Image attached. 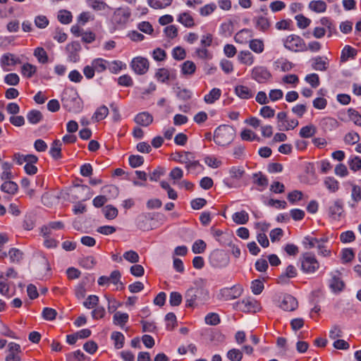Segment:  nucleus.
<instances>
[{"label": "nucleus", "instance_id": "39448f33", "mask_svg": "<svg viewBox=\"0 0 361 361\" xmlns=\"http://www.w3.org/2000/svg\"><path fill=\"white\" fill-rule=\"evenodd\" d=\"M284 47L292 51H304L307 50L305 41L298 35H290L282 39Z\"/></svg>", "mask_w": 361, "mask_h": 361}, {"label": "nucleus", "instance_id": "680f3d73", "mask_svg": "<svg viewBox=\"0 0 361 361\" xmlns=\"http://www.w3.org/2000/svg\"><path fill=\"white\" fill-rule=\"evenodd\" d=\"M216 8V5L214 3L208 4L201 7L200 13L202 16H207L212 13Z\"/></svg>", "mask_w": 361, "mask_h": 361}, {"label": "nucleus", "instance_id": "e2e57ef3", "mask_svg": "<svg viewBox=\"0 0 361 361\" xmlns=\"http://www.w3.org/2000/svg\"><path fill=\"white\" fill-rule=\"evenodd\" d=\"M99 302V298L94 295H90L83 302V305L88 309L95 307Z\"/></svg>", "mask_w": 361, "mask_h": 361}, {"label": "nucleus", "instance_id": "aec40b11", "mask_svg": "<svg viewBox=\"0 0 361 361\" xmlns=\"http://www.w3.org/2000/svg\"><path fill=\"white\" fill-rule=\"evenodd\" d=\"M128 314L116 312L113 317V323L114 325L119 326L121 328H123L128 322Z\"/></svg>", "mask_w": 361, "mask_h": 361}, {"label": "nucleus", "instance_id": "a18cd8bd", "mask_svg": "<svg viewBox=\"0 0 361 361\" xmlns=\"http://www.w3.org/2000/svg\"><path fill=\"white\" fill-rule=\"evenodd\" d=\"M34 56L39 63H45L48 61V55L42 47L36 48L34 51Z\"/></svg>", "mask_w": 361, "mask_h": 361}, {"label": "nucleus", "instance_id": "4468645a", "mask_svg": "<svg viewBox=\"0 0 361 361\" xmlns=\"http://www.w3.org/2000/svg\"><path fill=\"white\" fill-rule=\"evenodd\" d=\"M298 275V270L296 267L293 265H288L285 271L282 273L278 279V283L281 284H287L289 282V279L295 278Z\"/></svg>", "mask_w": 361, "mask_h": 361}, {"label": "nucleus", "instance_id": "c85d7f7f", "mask_svg": "<svg viewBox=\"0 0 361 361\" xmlns=\"http://www.w3.org/2000/svg\"><path fill=\"white\" fill-rule=\"evenodd\" d=\"M194 154L190 152H180L176 153L175 161L185 164V166L192 158Z\"/></svg>", "mask_w": 361, "mask_h": 361}, {"label": "nucleus", "instance_id": "f257e3e1", "mask_svg": "<svg viewBox=\"0 0 361 361\" xmlns=\"http://www.w3.org/2000/svg\"><path fill=\"white\" fill-rule=\"evenodd\" d=\"M61 102L63 108L70 112L78 113L82 109L80 98L73 88H66L63 90Z\"/></svg>", "mask_w": 361, "mask_h": 361}, {"label": "nucleus", "instance_id": "0eeeda50", "mask_svg": "<svg viewBox=\"0 0 361 361\" xmlns=\"http://www.w3.org/2000/svg\"><path fill=\"white\" fill-rule=\"evenodd\" d=\"M209 260L213 267H225L229 262V257L224 250H216L211 254Z\"/></svg>", "mask_w": 361, "mask_h": 361}, {"label": "nucleus", "instance_id": "69168bd1", "mask_svg": "<svg viewBox=\"0 0 361 361\" xmlns=\"http://www.w3.org/2000/svg\"><path fill=\"white\" fill-rule=\"evenodd\" d=\"M204 163L209 167L217 169L221 165V161L218 160L216 157L212 156H207L204 159Z\"/></svg>", "mask_w": 361, "mask_h": 361}, {"label": "nucleus", "instance_id": "e433bc0d", "mask_svg": "<svg viewBox=\"0 0 361 361\" xmlns=\"http://www.w3.org/2000/svg\"><path fill=\"white\" fill-rule=\"evenodd\" d=\"M173 0H147L148 4L153 8H164L171 4Z\"/></svg>", "mask_w": 361, "mask_h": 361}, {"label": "nucleus", "instance_id": "a878e982", "mask_svg": "<svg viewBox=\"0 0 361 361\" xmlns=\"http://www.w3.org/2000/svg\"><path fill=\"white\" fill-rule=\"evenodd\" d=\"M121 277V274L118 270L113 271L110 276H108L109 283H111L114 285H117V289L123 290L124 288L123 283L120 281Z\"/></svg>", "mask_w": 361, "mask_h": 361}, {"label": "nucleus", "instance_id": "0e129e2a", "mask_svg": "<svg viewBox=\"0 0 361 361\" xmlns=\"http://www.w3.org/2000/svg\"><path fill=\"white\" fill-rule=\"evenodd\" d=\"M295 18L297 21V25L298 27L302 29L308 27L311 23V20L309 18H306L302 14L297 15Z\"/></svg>", "mask_w": 361, "mask_h": 361}, {"label": "nucleus", "instance_id": "cd10ccee", "mask_svg": "<svg viewBox=\"0 0 361 361\" xmlns=\"http://www.w3.org/2000/svg\"><path fill=\"white\" fill-rule=\"evenodd\" d=\"M232 219L237 224H245L249 220V215L247 212L242 210L234 213Z\"/></svg>", "mask_w": 361, "mask_h": 361}, {"label": "nucleus", "instance_id": "473e14b6", "mask_svg": "<svg viewBox=\"0 0 361 361\" xmlns=\"http://www.w3.org/2000/svg\"><path fill=\"white\" fill-rule=\"evenodd\" d=\"M357 54V51L349 45H345L341 51V60L345 62L349 58H354Z\"/></svg>", "mask_w": 361, "mask_h": 361}, {"label": "nucleus", "instance_id": "a211bd4d", "mask_svg": "<svg viewBox=\"0 0 361 361\" xmlns=\"http://www.w3.org/2000/svg\"><path fill=\"white\" fill-rule=\"evenodd\" d=\"M235 94L240 99H249L254 96V92L248 87L239 85L235 87Z\"/></svg>", "mask_w": 361, "mask_h": 361}, {"label": "nucleus", "instance_id": "603ef678", "mask_svg": "<svg viewBox=\"0 0 361 361\" xmlns=\"http://www.w3.org/2000/svg\"><path fill=\"white\" fill-rule=\"evenodd\" d=\"M244 173L245 171L243 167L240 166H232L229 170L231 178L236 180L240 179Z\"/></svg>", "mask_w": 361, "mask_h": 361}, {"label": "nucleus", "instance_id": "3c124183", "mask_svg": "<svg viewBox=\"0 0 361 361\" xmlns=\"http://www.w3.org/2000/svg\"><path fill=\"white\" fill-rule=\"evenodd\" d=\"M207 245L202 240H197L192 246V251L195 254L203 253L206 250Z\"/></svg>", "mask_w": 361, "mask_h": 361}, {"label": "nucleus", "instance_id": "4c0bfd02", "mask_svg": "<svg viewBox=\"0 0 361 361\" xmlns=\"http://www.w3.org/2000/svg\"><path fill=\"white\" fill-rule=\"evenodd\" d=\"M107 61L103 59L98 58L94 59L91 65L92 66L94 71L97 73H102L106 69Z\"/></svg>", "mask_w": 361, "mask_h": 361}, {"label": "nucleus", "instance_id": "a19ab883", "mask_svg": "<svg viewBox=\"0 0 361 361\" xmlns=\"http://www.w3.org/2000/svg\"><path fill=\"white\" fill-rule=\"evenodd\" d=\"M324 185L331 192H336L339 188L338 182L333 177H326Z\"/></svg>", "mask_w": 361, "mask_h": 361}, {"label": "nucleus", "instance_id": "4d7b16f0", "mask_svg": "<svg viewBox=\"0 0 361 361\" xmlns=\"http://www.w3.org/2000/svg\"><path fill=\"white\" fill-rule=\"evenodd\" d=\"M129 164L133 168H137L142 165L144 158L140 155H130L128 158Z\"/></svg>", "mask_w": 361, "mask_h": 361}, {"label": "nucleus", "instance_id": "2f4dec72", "mask_svg": "<svg viewBox=\"0 0 361 361\" xmlns=\"http://www.w3.org/2000/svg\"><path fill=\"white\" fill-rule=\"evenodd\" d=\"M18 185L11 180L4 181V183L1 186V190L4 192L14 195L18 191Z\"/></svg>", "mask_w": 361, "mask_h": 361}, {"label": "nucleus", "instance_id": "4be33fe9", "mask_svg": "<svg viewBox=\"0 0 361 361\" xmlns=\"http://www.w3.org/2000/svg\"><path fill=\"white\" fill-rule=\"evenodd\" d=\"M255 27L260 31L265 32L270 27V23L269 20L263 16H259L254 18Z\"/></svg>", "mask_w": 361, "mask_h": 361}, {"label": "nucleus", "instance_id": "9d476101", "mask_svg": "<svg viewBox=\"0 0 361 361\" xmlns=\"http://www.w3.org/2000/svg\"><path fill=\"white\" fill-rule=\"evenodd\" d=\"M271 76L267 68L263 66L255 67L252 71V78L259 83L266 82Z\"/></svg>", "mask_w": 361, "mask_h": 361}, {"label": "nucleus", "instance_id": "f3484780", "mask_svg": "<svg viewBox=\"0 0 361 361\" xmlns=\"http://www.w3.org/2000/svg\"><path fill=\"white\" fill-rule=\"evenodd\" d=\"M343 212V202L341 200H336L333 204L329 207V213L334 219H338Z\"/></svg>", "mask_w": 361, "mask_h": 361}, {"label": "nucleus", "instance_id": "412c9836", "mask_svg": "<svg viewBox=\"0 0 361 361\" xmlns=\"http://www.w3.org/2000/svg\"><path fill=\"white\" fill-rule=\"evenodd\" d=\"M221 95V90L219 88H213L204 95V100L207 104H213L218 100Z\"/></svg>", "mask_w": 361, "mask_h": 361}, {"label": "nucleus", "instance_id": "58836bf2", "mask_svg": "<svg viewBox=\"0 0 361 361\" xmlns=\"http://www.w3.org/2000/svg\"><path fill=\"white\" fill-rule=\"evenodd\" d=\"M195 71L196 66L191 61H186L182 64L181 72L183 75H191L195 73Z\"/></svg>", "mask_w": 361, "mask_h": 361}, {"label": "nucleus", "instance_id": "bb28decb", "mask_svg": "<svg viewBox=\"0 0 361 361\" xmlns=\"http://www.w3.org/2000/svg\"><path fill=\"white\" fill-rule=\"evenodd\" d=\"M42 114L39 110H31L27 114V119L31 124H37L42 120Z\"/></svg>", "mask_w": 361, "mask_h": 361}, {"label": "nucleus", "instance_id": "052dcab7", "mask_svg": "<svg viewBox=\"0 0 361 361\" xmlns=\"http://www.w3.org/2000/svg\"><path fill=\"white\" fill-rule=\"evenodd\" d=\"M305 80L313 88H316L319 85V75L316 73L307 75Z\"/></svg>", "mask_w": 361, "mask_h": 361}, {"label": "nucleus", "instance_id": "ddd939ff", "mask_svg": "<svg viewBox=\"0 0 361 361\" xmlns=\"http://www.w3.org/2000/svg\"><path fill=\"white\" fill-rule=\"evenodd\" d=\"M340 273L336 271L335 273H331V278L329 281V287L332 292L334 293H338L341 292L345 286L344 282L340 277Z\"/></svg>", "mask_w": 361, "mask_h": 361}, {"label": "nucleus", "instance_id": "37998d69", "mask_svg": "<svg viewBox=\"0 0 361 361\" xmlns=\"http://www.w3.org/2000/svg\"><path fill=\"white\" fill-rule=\"evenodd\" d=\"M37 68L35 66L29 63H25L21 68V73L26 78H31L36 73Z\"/></svg>", "mask_w": 361, "mask_h": 361}, {"label": "nucleus", "instance_id": "b1692460", "mask_svg": "<svg viewBox=\"0 0 361 361\" xmlns=\"http://www.w3.org/2000/svg\"><path fill=\"white\" fill-rule=\"evenodd\" d=\"M316 133L317 128L314 125L310 124L302 127L299 132V135L302 138H310L314 136Z\"/></svg>", "mask_w": 361, "mask_h": 361}, {"label": "nucleus", "instance_id": "1a4fd4ad", "mask_svg": "<svg viewBox=\"0 0 361 361\" xmlns=\"http://www.w3.org/2000/svg\"><path fill=\"white\" fill-rule=\"evenodd\" d=\"M132 69L138 75L145 74L149 69V62L147 59L137 56L134 58L130 63Z\"/></svg>", "mask_w": 361, "mask_h": 361}, {"label": "nucleus", "instance_id": "20e7f679", "mask_svg": "<svg viewBox=\"0 0 361 361\" xmlns=\"http://www.w3.org/2000/svg\"><path fill=\"white\" fill-rule=\"evenodd\" d=\"M299 261L301 264L300 269L305 274H314L320 268V263L312 252H307L302 253Z\"/></svg>", "mask_w": 361, "mask_h": 361}, {"label": "nucleus", "instance_id": "c9c22d12", "mask_svg": "<svg viewBox=\"0 0 361 361\" xmlns=\"http://www.w3.org/2000/svg\"><path fill=\"white\" fill-rule=\"evenodd\" d=\"M111 338L114 341V345L116 349H120L123 347L125 337L122 333L114 331L111 334Z\"/></svg>", "mask_w": 361, "mask_h": 361}, {"label": "nucleus", "instance_id": "dca6fc26", "mask_svg": "<svg viewBox=\"0 0 361 361\" xmlns=\"http://www.w3.org/2000/svg\"><path fill=\"white\" fill-rule=\"evenodd\" d=\"M134 121L139 126L147 127L153 122V116L149 112L143 111L135 116Z\"/></svg>", "mask_w": 361, "mask_h": 361}, {"label": "nucleus", "instance_id": "c756f323", "mask_svg": "<svg viewBox=\"0 0 361 361\" xmlns=\"http://www.w3.org/2000/svg\"><path fill=\"white\" fill-rule=\"evenodd\" d=\"M326 4L322 0L312 1L309 4V8L316 13H323L326 9Z\"/></svg>", "mask_w": 361, "mask_h": 361}, {"label": "nucleus", "instance_id": "5fc2aeb1", "mask_svg": "<svg viewBox=\"0 0 361 361\" xmlns=\"http://www.w3.org/2000/svg\"><path fill=\"white\" fill-rule=\"evenodd\" d=\"M123 257L130 263H137L140 260L138 254L133 250H129L123 253Z\"/></svg>", "mask_w": 361, "mask_h": 361}, {"label": "nucleus", "instance_id": "09e8293b", "mask_svg": "<svg viewBox=\"0 0 361 361\" xmlns=\"http://www.w3.org/2000/svg\"><path fill=\"white\" fill-rule=\"evenodd\" d=\"M226 356L231 361H241L243 353L239 349L233 348L228 351Z\"/></svg>", "mask_w": 361, "mask_h": 361}, {"label": "nucleus", "instance_id": "338daca9", "mask_svg": "<svg viewBox=\"0 0 361 361\" xmlns=\"http://www.w3.org/2000/svg\"><path fill=\"white\" fill-rule=\"evenodd\" d=\"M318 243V238L311 236H306L302 240V245L305 249H312L316 247Z\"/></svg>", "mask_w": 361, "mask_h": 361}, {"label": "nucleus", "instance_id": "6ab92c4d", "mask_svg": "<svg viewBox=\"0 0 361 361\" xmlns=\"http://www.w3.org/2000/svg\"><path fill=\"white\" fill-rule=\"evenodd\" d=\"M328 66L326 58L317 56L312 59V67L315 71H324L328 68Z\"/></svg>", "mask_w": 361, "mask_h": 361}, {"label": "nucleus", "instance_id": "7c9ffc66", "mask_svg": "<svg viewBox=\"0 0 361 361\" xmlns=\"http://www.w3.org/2000/svg\"><path fill=\"white\" fill-rule=\"evenodd\" d=\"M178 21L183 24L185 27H191L194 26L195 23L192 17L189 13L184 12L180 13L178 17Z\"/></svg>", "mask_w": 361, "mask_h": 361}, {"label": "nucleus", "instance_id": "8fccbe9b", "mask_svg": "<svg viewBox=\"0 0 361 361\" xmlns=\"http://www.w3.org/2000/svg\"><path fill=\"white\" fill-rule=\"evenodd\" d=\"M169 71L166 68H159L155 73V78L161 82H165L169 79Z\"/></svg>", "mask_w": 361, "mask_h": 361}, {"label": "nucleus", "instance_id": "79ce46f5", "mask_svg": "<svg viewBox=\"0 0 361 361\" xmlns=\"http://www.w3.org/2000/svg\"><path fill=\"white\" fill-rule=\"evenodd\" d=\"M251 36V31L248 29H243L234 37L236 42L243 44Z\"/></svg>", "mask_w": 361, "mask_h": 361}, {"label": "nucleus", "instance_id": "ea45409f", "mask_svg": "<svg viewBox=\"0 0 361 361\" xmlns=\"http://www.w3.org/2000/svg\"><path fill=\"white\" fill-rule=\"evenodd\" d=\"M57 18L61 23L66 25L72 21L73 16L70 11L61 10L58 13Z\"/></svg>", "mask_w": 361, "mask_h": 361}, {"label": "nucleus", "instance_id": "5701e85b", "mask_svg": "<svg viewBox=\"0 0 361 361\" xmlns=\"http://www.w3.org/2000/svg\"><path fill=\"white\" fill-rule=\"evenodd\" d=\"M61 145L59 140H55L51 144L49 153L54 159L61 158Z\"/></svg>", "mask_w": 361, "mask_h": 361}, {"label": "nucleus", "instance_id": "c03bdc74", "mask_svg": "<svg viewBox=\"0 0 361 361\" xmlns=\"http://www.w3.org/2000/svg\"><path fill=\"white\" fill-rule=\"evenodd\" d=\"M240 61L247 65H252L254 62L253 56L249 51H242L238 55Z\"/></svg>", "mask_w": 361, "mask_h": 361}, {"label": "nucleus", "instance_id": "393cba45", "mask_svg": "<svg viewBox=\"0 0 361 361\" xmlns=\"http://www.w3.org/2000/svg\"><path fill=\"white\" fill-rule=\"evenodd\" d=\"M109 114V109L105 105H102L97 109L94 113L92 119L96 122L104 119Z\"/></svg>", "mask_w": 361, "mask_h": 361}, {"label": "nucleus", "instance_id": "2eb2a0df", "mask_svg": "<svg viewBox=\"0 0 361 361\" xmlns=\"http://www.w3.org/2000/svg\"><path fill=\"white\" fill-rule=\"evenodd\" d=\"M280 307L285 311H293L298 307V301L293 296L286 295L280 303Z\"/></svg>", "mask_w": 361, "mask_h": 361}, {"label": "nucleus", "instance_id": "f03ea898", "mask_svg": "<svg viewBox=\"0 0 361 361\" xmlns=\"http://www.w3.org/2000/svg\"><path fill=\"white\" fill-rule=\"evenodd\" d=\"M209 298L208 290L202 287H192L185 293V305L195 307L198 303H202Z\"/></svg>", "mask_w": 361, "mask_h": 361}, {"label": "nucleus", "instance_id": "423d86ee", "mask_svg": "<svg viewBox=\"0 0 361 361\" xmlns=\"http://www.w3.org/2000/svg\"><path fill=\"white\" fill-rule=\"evenodd\" d=\"M130 11L128 7L116 8L111 17V21L118 28H122L128 23L130 17Z\"/></svg>", "mask_w": 361, "mask_h": 361}, {"label": "nucleus", "instance_id": "de8ad7c7", "mask_svg": "<svg viewBox=\"0 0 361 361\" xmlns=\"http://www.w3.org/2000/svg\"><path fill=\"white\" fill-rule=\"evenodd\" d=\"M240 137L245 141L259 140V137L250 129H244L240 133Z\"/></svg>", "mask_w": 361, "mask_h": 361}, {"label": "nucleus", "instance_id": "7ed1b4c3", "mask_svg": "<svg viewBox=\"0 0 361 361\" xmlns=\"http://www.w3.org/2000/svg\"><path fill=\"white\" fill-rule=\"evenodd\" d=\"M235 129L228 125L219 126L214 131V141L220 146L230 144L235 137Z\"/></svg>", "mask_w": 361, "mask_h": 361}, {"label": "nucleus", "instance_id": "864d4df0", "mask_svg": "<svg viewBox=\"0 0 361 361\" xmlns=\"http://www.w3.org/2000/svg\"><path fill=\"white\" fill-rule=\"evenodd\" d=\"M204 321L207 324L216 326L220 323V317L218 314L211 312L206 315Z\"/></svg>", "mask_w": 361, "mask_h": 361}, {"label": "nucleus", "instance_id": "9b49d317", "mask_svg": "<svg viewBox=\"0 0 361 361\" xmlns=\"http://www.w3.org/2000/svg\"><path fill=\"white\" fill-rule=\"evenodd\" d=\"M20 63V60L19 58L16 57V56L11 53H6L3 54L0 59L1 66L5 71H10V69L8 68V66H13Z\"/></svg>", "mask_w": 361, "mask_h": 361}, {"label": "nucleus", "instance_id": "6e6d98bb", "mask_svg": "<svg viewBox=\"0 0 361 361\" xmlns=\"http://www.w3.org/2000/svg\"><path fill=\"white\" fill-rule=\"evenodd\" d=\"M57 315L56 311L51 307H44L42 310V317L45 320L52 321L56 319Z\"/></svg>", "mask_w": 361, "mask_h": 361}, {"label": "nucleus", "instance_id": "49530a36", "mask_svg": "<svg viewBox=\"0 0 361 361\" xmlns=\"http://www.w3.org/2000/svg\"><path fill=\"white\" fill-rule=\"evenodd\" d=\"M249 47L251 50L257 54H260L264 51V43L260 39H252L250 41Z\"/></svg>", "mask_w": 361, "mask_h": 361}, {"label": "nucleus", "instance_id": "72a5a7b5", "mask_svg": "<svg viewBox=\"0 0 361 361\" xmlns=\"http://www.w3.org/2000/svg\"><path fill=\"white\" fill-rule=\"evenodd\" d=\"M87 2L94 11H105L110 7L104 2V0H87Z\"/></svg>", "mask_w": 361, "mask_h": 361}, {"label": "nucleus", "instance_id": "f8f14e48", "mask_svg": "<svg viewBox=\"0 0 361 361\" xmlns=\"http://www.w3.org/2000/svg\"><path fill=\"white\" fill-rule=\"evenodd\" d=\"M243 288L240 286H233L230 288H224L221 290V298L224 300H232L241 295Z\"/></svg>", "mask_w": 361, "mask_h": 361}, {"label": "nucleus", "instance_id": "f704fd0d", "mask_svg": "<svg viewBox=\"0 0 361 361\" xmlns=\"http://www.w3.org/2000/svg\"><path fill=\"white\" fill-rule=\"evenodd\" d=\"M102 212L105 218L109 220L114 219L118 214V209L111 204L105 206L103 208Z\"/></svg>", "mask_w": 361, "mask_h": 361}, {"label": "nucleus", "instance_id": "774afa93", "mask_svg": "<svg viewBox=\"0 0 361 361\" xmlns=\"http://www.w3.org/2000/svg\"><path fill=\"white\" fill-rule=\"evenodd\" d=\"M348 165L351 170L358 171L361 169V159L359 157H353L349 159Z\"/></svg>", "mask_w": 361, "mask_h": 361}, {"label": "nucleus", "instance_id": "6e6552de", "mask_svg": "<svg viewBox=\"0 0 361 361\" xmlns=\"http://www.w3.org/2000/svg\"><path fill=\"white\" fill-rule=\"evenodd\" d=\"M236 307L245 312H256L259 310L257 301L252 298H247L235 304Z\"/></svg>", "mask_w": 361, "mask_h": 361}, {"label": "nucleus", "instance_id": "bf43d9fd", "mask_svg": "<svg viewBox=\"0 0 361 361\" xmlns=\"http://www.w3.org/2000/svg\"><path fill=\"white\" fill-rule=\"evenodd\" d=\"M194 56L200 59H211L212 57V54L205 47L197 48Z\"/></svg>", "mask_w": 361, "mask_h": 361}, {"label": "nucleus", "instance_id": "13d9d810", "mask_svg": "<svg viewBox=\"0 0 361 361\" xmlns=\"http://www.w3.org/2000/svg\"><path fill=\"white\" fill-rule=\"evenodd\" d=\"M165 320L166 322V329L171 331L176 324V317L174 313L169 312L165 316Z\"/></svg>", "mask_w": 361, "mask_h": 361}]
</instances>
